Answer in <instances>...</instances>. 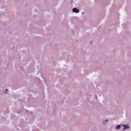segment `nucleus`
<instances>
[{"mask_svg": "<svg viewBox=\"0 0 131 131\" xmlns=\"http://www.w3.org/2000/svg\"><path fill=\"white\" fill-rule=\"evenodd\" d=\"M73 11L74 12V13H79V10L76 8H74L73 9Z\"/></svg>", "mask_w": 131, "mask_h": 131, "instance_id": "obj_1", "label": "nucleus"}, {"mask_svg": "<svg viewBox=\"0 0 131 131\" xmlns=\"http://www.w3.org/2000/svg\"><path fill=\"white\" fill-rule=\"evenodd\" d=\"M123 126L124 129H127V128H129V126H128L126 125H125V124H123Z\"/></svg>", "mask_w": 131, "mask_h": 131, "instance_id": "obj_2", "label": "nucleus"}, {"mask_svg": "<svg viewBox=\"0 0 131 131\" xmlns=\"http://www.w3.org/2000/svg\"><path fill=\"white\" fill-rule=\"evenodd\" d=\"M120 127H121V126L119 125H118L116 126V129H119V128H120Z\"/></svg>", "mask_w": 131, "mask_h": 131, "instance_id": "obj_3", "label": "nucleus"}]
</instances>
